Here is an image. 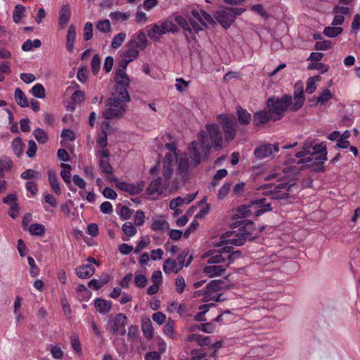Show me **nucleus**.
<instances>
[{
    "instance_id": "obj_28",
    "label": "nucleus",
    "mask_w": 360,
    "mask_h": 360,
    "mask_svg": "<svg viewBox=\"0 0 360 360\" xmlns=\"http://www.w3.org/2000/svg\"><path fill=\"white\" fill-rule=\"evenodd\" d=\"M239 232L245 233L247 238L250 236L255 230L254 224L248 219H243L238 221Z\"/></svg>"
},
{
    "instance_id": "obj_22",
    "label": "nucleus",
    "mask_w": 360,
    "mask_h": 360,
    "mask_svg": "<svg viewBox=\"0 0 360 360\" xmlns=\"http://www.w3.org/2000/svg\"><path fill=\"white\" fill-rule=\"evenodd\" d=\"M129 46H134L137 49L144 50L147 46V39L143 32H139L136 37H132L129 41Z\"/></svg>"
},
{
    "instance_id": "obj_60",
    "label": "nucleus",
    "mask_w": 360,
    "mask_h": 360,
    "mask_svg": "<svg viewBox=\"0 0 360 360\" xmlns=\"http://www.w3.org/2000/svg\"><path fill=\"white\" fill-rule=\"evenodd\" d=\"M99 167L102 169L105 174H112V167L107 159H101L99 162Z\"/></svg>"
},
{
    "instance_id": "obj_45",
    "label": "nucleus",
    "mask_w": 360,
    "mask_h": 360,
    "mask_svg": "<svg viewBox=\"0 0 360 360\" xmlns=\"http://www.w3.org/2000/svg\"><path fill=\"white\" fill-rule=\"evenodd\" d=\"M33 134L37 141L40 143H45L49 139L47 133L41 128H37L34 130Z\"/></svg>"
},
{
    "instance_id": "obj_61",
    "label": "nucleus",
    "mask_w": 360,
    "mask_h": 360,
    "mask_svg": "<svg viewBox=\"0 0 360 360\" xmlns=\"http://www.w3.org/2000/svg\"><path fill=\"white\" fill-rule=\"evenodd\" d=\"M231 186V184L230 182L224 183L218 192V198L221 200L224 199L229 193Z\"/></svg>"
},
{
    "instance_id": "obj_8",
    "label": "nucleus",
    "mask_w": 360,
    "mask_h": 360,
    "mask_svg": "<svg viewBox=\"0 0 360 360\" xmlns=\"http://www.w3.org/2000/svg\"><path fill=\"white\" fill-rule=\"evenodd\" d=\"M177 175L178 178H176L172 184V189L176 190L178 188V181L183 182L184 184L186 181L188 177V170L190 168L191 162L189 160V156L188 153H184L177 157Z\"/></svg>"
},
{
    "instance_id": "obj_48",
    "label": "nucleus",
    "mask_w": 360,
    "mask_h": 360,
    "mask_svg": "<svg viewBox=\"0 0 360 360\" xmlns=\"http://www.w3.org/2000/svg\"><path fill=\"white\" fill-rule=\"evenodd\" d=\"M343 29L340 27H327L323 30V34L328 37H335L340 34Z\"/></svg>"
},
{
    "instance_id": "obj_51",
    "label": "nucleus",
    "mask_w": 360,
    "mask_h": 360,
    "mask_svg": "<svg viewBox=\"0 0 360 360\" xmlns=\"http://www.w3.org/2000/svg\"><path fill=\"white\" fill-rule=\"evenodd\" d=\"M312 148L313 155H319L318 157H327V149L324 143L315 144Z\"/></svg>"
},
{
    "instance_id": "obj_49",
    "label": "nucleus",
    "mask_w": 360,
    "mask_h": 360,
    "mask_svg": "<svg viewBox=\"0 0 360 360\" xmlns=\"http://www.w3.org/2000/svg\"><path fill=\"white\" fill-rule=\"evenodd\" d=\"M110 17L112 20H117V21H126L130 17V13L129 12H112L110 13Z\"/></svg>"
},
{
    "instance_id": "obj_20",
    "label": "nucleus",
    "mask_w": 360,
    "mask_h": 360,
    "mask_svg": "<svg viewBox=\"0 0 360 360\" xmlns=\"http://www.w3.org/2000/svg\"><path fill=\"white\" fill-rule=\"evenodd\" d=\"M188 153L189 159H191V166L193 167L198 166L201 161V155L197 148V143L195 141L190 143L188 146Z\"/></svg>"
},
{
    "instance_id": "obj_34",
    "label": "nucleus",
    "mask_w": 360,
    "mask_h": 360,
    "mask_svg": "<svg viewBox=\"0 0 360 360\" xmlns=\"http://www.w3.org/2000/svg\"><path fill=\"white\" fill-rule=\"evenodd\" d=\"M29 232L32 236H44L45 234V226L38 223L32 224L29 227Z\"/></svg>"
},
{
    "instance_id": "obj_63",
    "label": "nucleus",
    "mask_w": 360,
    "mask_h": 360,
    "mask_svg": "<svg viewBox=\"0 0 360 360\" xmlns=\"http://www.w3.org/2000/svg\"><path fill=\"white\" fill-rule=\"evenodd\" d=\"M84 39L85 41L90 40L93 37V25L90 22H87L84 29Z\"/></svg>"
},
{
    "instance_id": "obj_4",
    "label": "nucleus",
    "mask_w": 360,
    "mask_h": 360,
    "mask_svg": "<svg viewBox=\"0 0 360 360\" xmlns=\"http://www.w3.org/2000/svg\"><path fill=\"white\" fill-rule=\"evenodd\" d=\"M292 103V98L290 94H285L281 97L273 96L269 98L266 101V105L269 111L272 115L273 121L276 122L281 120L285 112L289 110Z\"/></svg>"
},
{
    "instance_id": "obj_39",
    "label": "nucleus",
    "mask_w": 360,
    "mask_h": 360,
    "mask_svg": "<svg viewBox=\"0 0 360 360\" xmlns=\"http://www.w3.org/2000/svg\"><path fill=\"white\" fill-rule=\"evenodd\" d=\"M189 340L198 342L200 346H207L211 343L210 338L208 336H204L199 334H193Z\"/></svg>"
},
{
    "instance_id": "obj_56",
    "label": "nucleus",
    "mask_w": 360,
    "mask_h": 360,
    "mask_svg": "<svg viewBox=\"0 0 360 360\" xmlns=\"http://www.w3.org/2000/svg\"><path fill=\"white\" fill-rule=\"evenodd\" d=\"M150 243V240L147 236H143L141 240L138 243L134 250V253L138 254L145 248H146Z\"/></svg>"
},
{
    "instance_id": "obj_30",
    "label": "nucleus",
    "mask_w": 360,
    "mask_h": 360,
    "mask_svg": "<svg viewBox=\"0 0 360 360\" xmlns=\"http://www.w3.org/2000/svg\"><path fill=\"white\" fill-rule=\"evenodd\" d=\"M49 181L52 191L58 195H61L62 190L58 183L57 175L53 170L49 172Z\"/></svg>"
},
{
    "instance_id": "obj_41",
    "label": "nucleus",
    "mask_w": 360,
    "mask_h": 360,
    "mask_svg": "<svg viewBox=\"0 0 360 360\" xmlns=\"http://www.w3.org/2000/svg\"><path fill=\"white\" fill-rule=\"evenodd\" d=\"M160 23L165 34L167 32L176 33L178 32L177 26L171 20H165Z\"/></svg>"
},
{
    "instance_id": "obj_32",
    "label": "nucleus",
    "mask_w": 360,
    "mask_h": 360,
    "mask_svg": "<svg viewBox=\"0 0 360 360\" xmlns=\"http://www.w3.org/2000/svg\"><path fill=\"white\" fill-rule=\"evenodd\" d=\"M236 112L238 122L240 124L246 125L250 122L251 115L245 109L242 108L240 106H237Z\"/></svg>"
},
{
    "instance_id": "obj_23",
    "label": "nucleus",
    "mask_w": 360,
    "mask_h": 360,
    "mask_svg": "<svg viewBox=\"0 0 360 360\" xmlns=\"http://www.w3.org/2000/svg\"><path fill=\"white\" fill-rule=\"evenodd\" d=\"M94 303L96 311L101 314H108L112 309V303L111 301L96 298L94 300Z\"/></svg>"
},
{
    "instance_id": "obj_12",
    "label": "nucleus",
    "mask_w": 360,
    "mask_h": 360,
    "mask_svg": "<svg viewBox=\"0 0 360 360\" xmlns=\"http://www.w3.org/2000/svg\"><path fill=\"white\" fill-rule=\"evenodd\" d=\"M247 239L245 233L226 231L221 238V243L224 245L240 246L246 242Z\"/></svg>"
},
{
    "instance_id": "obj_57",
    "label": "nucleus",
    "mask_w": 360,
    "mask_h": 360,
    "mask_svg": "<svg viewBox=\"0 0 360 360\" xmlns=\"http://www.w3.org/2000/svg\"><path fill=\"white\" fill-rule=\"evenodd\" d=\"M186 288V282L184 278L178 276L175 279V289L179 294L183 293Z\"/></svg>"
},
{
    "instance_id": "obj_46",
    "label": "nucleus",
    "mask_w": 360,
    "mask_h": 360,
    "mask_svg": "<svg viewBox=\"0 0 360 360\" xmlns=\"http://www.w3.org/2000/svg\"><path fill=\"white\" fill-rule=\"evenodd\" d=\"M11 148L17 156H20L23 151V143L20 138H15L12 141Z\"/></svg>"
},
{
    "instance_id": "obj_27",
    "label": "nucleus",
    "mask_w": 360,
    "mask_h": 360,
    "mask_svg": "<svg viewBox=\"0 0 360 360\" xmlns=\"http://www.w3.org/2000/svg\"><path fill=\"white\" fill-rule=\"evenodd\" d=\"M165 34L162 26L160 24L151 25L150 30L148 32V37L153 41H157L160 39V37Z\"/></svg>"
},
{
    "instance_id": "obj_44",
    "label": "nucleus",
    "mask_w": 360,
    "mask_h": 360,
    "mask_svg": "<svg viewBox=\"0 0 360 360\" xmlns=\"http://www.w3.org/2000/svg\"><path fill=\"white\" fill-rule=\"evenodd\" d=\"M30 92L34 97L38 98H44L46 96L44 87L39 83L34 84L31 89Z\"/></svg>"
},
{
    "instance_id": "obj_3",
    "label": "nucleus",
    "mask_w": 360,
    "mask_h": 360,
    "mask_svg": "<svg viewBox=\"0 0 360 360\" xmlns=\"http://www.w3.org/2000/svg\"><path fill=\"white\" fill-rule=\"evenodd\" d=\"M206 129L207 135L204 131H201L198 134V140L204 149L205 158L212 148L217 150L221 148L222 143V135L217 124H207Z\"/></svg>"
},
{
    "instance_id": "obj_58",
    "label": "nucleus",
    "mask_w": 360,
    "mask_h": 360,
    "mask_svg": "<svg viewBox=\"0 0 360 360\" xmlns=\"http://www.w3.org/2000/svg\"><path fill=\"white\" fill-rule=\"evenodd\" d=\"M333 13L334 14H339L344 16L349 13V8L347 6L338 4L334 6Z\"/></svg>"
},
{
    "instance_id": "obj_36",
    "label": "nucleus",
    "mask_w": 360,
    "mask_h": 360,
    "mask_svg": "<svg viewBox=\"0 0 360 360\" xmlns=\"http://www.w3.org/2000/svg\"><path fill=\"white\" fill-rule=\"evenodd\" d=\"M141 328L144 336L148 340H151L153 337V328L150 319L143 321L141 325Z\"/></svg>"
},
{
    "instance_id": "obj_1",
    "label": "nucleus",
    "mask_w": 360,
    "mask_h": 360,
    "mask_svg": "<svg viewBox=\"0 0 360 360\" xmlns=\"http://www.w3.org/2000/svg\"><path fill=\"white\" fill-rule=\"evenodd\" d=\"M231 246L226 245L219 250L218 252L210 256L207 252V266H205L202 271L210 278L222 276L226 269L231 264L234 259L240 257V251L233 252Z\"/></svg>"
},
{
    "instance_id": "obj_16",
    "label": "nucleus",
    "mask_w": 360,
    "mask_h": 360,
    "mask_svg": "<svg viewBox=\"0 0 360 360\" xmlns=\"http://www.w3.org/2000/svg\"><path fill=\"white\" fill-rule=\"evenodd\" d=\"M176 162L177 158H176L174 154L165 155L163 162L162 180L166 181L168 185L170 184V179L173 173L172 167L174 164H176Z\"/></svg>"
},
{
    "instance_id": "obj_64",
    "label": "nucleus",
    "mask_w": 360,
    "mask_h": 360,
    "mask_svg": "<svg viewBox=\"0 0 360 360\" xmlns=\"http://www.w3.org/2000/svg\"><path fill=\"white\" fill-rule=\"evenodd\" d=\"M11 160L8 157H3L0 159V169L4 172L8 171L12 167Z\"/></svg>"
},
{
    "instance_id": "obj_7",
    "label": "nucleus",
    "mask_w": 360,
    "mask_h": 360,
    "mask_svg": "<svg viewBox=\"0 0 360 360\" xmlns=\"http://www.w3.org/2000/svg\"><path fill=\"white\" fill-rule=\"evenodd\" d=\"M242 8H225L217 11L214 17L217 22L225 29H227L234 22L237 15L245 12Z\"/></svg>"
},
{
    "instance_id": "obj_53",
    "label": "nucleus",
    "mask_w": 360,
    "mask_h": 360,
    "mask_svg": "<svg viewBox=\"0 0 360 360\" xmlns=\"http://www.w3.org/2000/svg\"><path fill=\"white\" fill-rule=\"evenodd\" d=\"M126 39V34L124 32H120L115 35L112 41L111 46L113 49H117L119 48L122 43Z\"/></svg>"
},
{
    "instance_id": "obj_5",
    "label": "nucleus",
    "mask_w": 360,
    "mask_h": 360,
    "mask_svg": "<svg viewBox=\"0 0 360 360\" xmlns=\"http://www.w3.org/2000/svg\"><path fill=\"white\" fill-rule=\"evenodd\" d=\"M129 99H125L117 95V94H112V96L107 101L106 108L103 111V116L106 120L122 116L125 112V103L129 102Z\"/></svg>"
},
{
    "instance_id": "obj_50",
    "label": "nucleus",
    "mask_w": 360,
    "mask_h": 360,
    "mask_svg": "<svg viewBox=\"0 0 360 360\" xmlns=\"http://www.w3.org/2000/svg\"><path fill=\"white\" fill-rule=\"evenodd\" d=\"M122 231L128 237H132L137 233L136 228L129 221L125 222L122 225Z\"/></svg>"
},
{
    "instance_id": "obj_15",
    "label": "nucleus",
    "mask_w": 360,
    "mask_h": 360,
    "mask_svg": "<svg viewBox=\"0 0 360 360\" xmlns=\"http://www.w3.org/2000/svg\"><path fill=\"white\" fill-rule=\"evenodd\" d=\"M127 317L123 313L117 314L112 320V323L110 332L112 334H119L124 335L126 333L125 326Z\"/></svg>"
},
{
    "instance_id": "obj_59",
    "label": "nucleus",
    "mask_w": 360,
    "mask_h": 360,
    "mask_svg": "<svg viewBox=\"0 0 360 360\" xmlns=\"http://www.w3.org/2000/svg\"><path fill=\"white\" fill-rule=\"evenodd\" d=\"M332 43L330 40L317 41L315 44L314 49L316 51H326L331 48Z\"/></svg>"
},
{
    "instance_id": "obj_13",
    "label": "nucleus",
    "mask_w": 360,
    "mask_h": 360,
    "mask_svg": "<svg viewBox=\"0 0 360 360\" xmlns=\"http://www.w3.org/2000/svg\"><path fill=\"white\" fill-rule=\"evenodd\" d=\"M304 101L303 83L301 82H296L294 86V98L290 106V111L296 112L299 110L303 106Z\"/></svg>"
},
{
    "instance_id": "obj_25",
    "label": "nucleus",
    "mask_w": 360,
    "mask_h": 360,
    "mask_svg": "<svg viewBox=\"0 0 360 360\" xmlns=\"http://www.w3.org/2000/svg\"><path fill=\"white\" fill-rule=\"evenodd\" d=\"M76 274L79 278H89L95 273V268L91 264L82 265L76 268Z\"/></svg>"
},
{
    "instance_id": "obj_37",
    "label": "nucleus",
    "mask_w": 360,
    "mask_h": 360,
    "mask_svg": "<svg viewBox=\"0 0 360 360\" xmlns=\"http://www.w3.org/2000/svg\"><path fill=\"white\" fill-rule=\"evenodd\" d=\"M139 55V50L134 46H129V43H128L127 49L123 53L124 58L131 62L134 59L137 58Z\"/></svg>"
},
{
    "instance_id": "obj_19",
    "label": "nucleus",
    "mask_w": 360,
    "mask_h": 360,
    "mask_svg": "<svg viewBox=\"0 0 360 360\" xmlns=\"http://www.w3.org/2000/svg\"><path fill=\"white\" fill-rule=\"evenodd\" d=\"M270 120H273V117L269 110H259L255 112L253 115V124L255 126L264 124Z\"/></svg>"
},
{
    "instance_id": "obj_18",
    "label": "nucleus",
    "mask_w": 360,
    "mask_h": 360,
    "mask_svg": "<svg viewBox=\"0 0 360 360\" xmlns=\"http://www.w3.org/2000/svg\"><path fill=\"white\" fill-rule=\"evenodd\" d=\"M117 187L131 195H137L143 190L145 187V182L144 181H140L136 184H130L125 181H121L117 184Z\"/></svg>"
},
{
    "instance_id": "obj_52",
    "label": "nucleus",
    "mask_w": 360,
    "mask_h": 360,
    "mask_svg": "<svg viewBox=\"0 0 360 360\" xmlns=\"http://www.w3.org/2000/svg\"><path fill=\"white\" fill-rule=\"evenodd\" d=\"M320 80V77L316 76L314 77H309L307 82L306 92L309 94H311L314 92L316 89V82Z\"/></svg>"
},
{
    "instance_id": "obj_43",
    "label": "nucleus",
    "mask_w": 360,
    "mask_h": 360,
    "mask_svg": "<svg viewBox=\"0 0 360 360\" xmlns=\"http://www.w3.org/2000/svg\"><path fill=\"white\" fill-rule=\"evenodd\" d=\"M41 45V42L39 39H31L26 40L22 45V50L24 51H30L33 48H39Z\"/></svg>"
},
{
    "instance_id": "obj_33",
    "label": "nucleus",
    "mask_w": 360,
    "mask_h": 360,
    "mask_svg": "<svg viewBox=\"0 0 360 360\" xmlns=\"http://www.w3.org/2000/svg\"><path fill=\"white\" fill-rule=\"evenodd\" d=\"M14 97L16 103L18 105L22 108H26L29 106L28 100L25 93L19 88L15 90Z\"/></svg>"
},
{
    "instance_id": "obj_55",
    "label": "nucleus",
    "mask_w": 360,
    "mask_h": 360,
    "mask_svg": "<svg viewBox=\"0 0 360 360\" xmlns=\"http://www.w3.org/2000/svg\"><path fill=\"white\" fill-rule=\"evenodd\" d=\"M332 98V94L328 89H325L321 94L317 98V103L324 105L328 101Z\"/></svg>"
},
{
    "instance_id": "obj_2",
    "label": "nucleus",
    "mask_w": 360,
    "mask_h": 360,
    "mask_svg": "<svg viewBox=\"0 0 360 360\" xmlns=\"http://www.w3.org/2000/svg\"><path fill=\"white\" fill-rule=\"evenodd\" d=\"M175 22L186 32L189 34L198 33L207 27L208 23H212V16L204 10L197 8L191 10L188 21L181 15H176Z\"/></svg>"
},
{
    "instance_id": "obj_6",
    "label": "nucleus",
    "mask_w": 360,
    "mask_h": 360,
    "mask_svg": "<svg viewBox=\"0 0 360 360\" xmlns=\"http://www.w3.org/2000/svg\"><path fill=\"white\" fill-rule=\"evenodd\" d=\"M224 281L221 279L212 280L203 289L202 301L207 302L210 301L223 302L226 299L219 293L223 288Z\"/></svg>"
},
{
    "instance_id": "obj_54",
    "label": "nucleus",
    "mask_w": 360,
    "mask_h": 360,
    "mask_svg": "<svg viewBox=\"0 0 360 360\" xmlns=\"http://www.w3.org/2000/svg\"><path fill=\"white\" fill-rule=\"evenodd\" d=\"M101 67V59L98 54H94L91 61L92 73L96 75L99 72Z\"/></svg>"
},
{
    "instance_id": "obj_10",
    "label": "nucleus",
    "mask_w": 360,
    "mask_h": 360,
    "mask_svg": "<svg viewBox=\"0 0 360 360\" xmlns=\"http://www.w3.org/2000/svg\"><path fill=\"white\" fill-rule=\"evenodd\" d=\"M293 185H288L286 182H281L274 186L266 184L264 186L265 189L264 192L265 195H271L272 199H285L288 197V192Z\"/></svg>"
},
{
    "instance_id": "obj_14",
    "label": "nucleus",
    "mask_w": 360,
    "mask_h": 360,
    "mask_svg": "<svg viewBox=\"0 0 360 360\" xmlns=\"http://www.w3.org/2000/svg\"><path fill=\"white\" fill-rule=\"evenodd\" d=\"M169 187L166 181L162 180V177H158L157 179L150 181L148 187L146 188V193L149 195H161Z\"/></svg>"
},
{
    "instance_id": "obj_47",
    "label": "nucleus",
    "mask_w": 360,
    "mask_h": 360,
    "mask_svg": "<svg viewBox=\"0 0 360 360\" xmlns=\"http://www.w3.org/2000/svg\"><path fill=\"white\" fill-rule=\"evenodd\" d=\"M96 27L98 30L103 33H109L111 32V25L109 20L105 19L98 21Z\"/></svg>"
},
{
    "instance_id": "obj_17",
    "label": "nucleus",
    "mask_w": 360,
    "mask_h": 360,
    "mask_svg": "<svg viewBox=\"0 0 360 360\" xmlns=\"http://www.w3.org/2000/svg\"><path fill=\"white\" fill-rule=\"evenodd\" d=\"M278 150V143L274 144L266 143L257 148L254 151V154L257 158L264 159L270 157L274 152L277 153Z\"/></svg>"
},
{
    "instance_id": "obj_62",
    "label": "nucleus",
    "mask_w": 360,
    "mask_h": 360,
    "mask_svg": "<svg viewBox=\"0 0 360 360\" xmlns=\"http://www.w3.org/2000/svg\"><path fill=\"white\" fill-rule=\"evenodd\" d=\"M27 262L30 267V276L32 277L37 276L39 273V269L36 265L34 259L32 257H28Z\"/></svg>"
},
{
    "instance_id": "obj_31",
    "label": "nucleus",
    "mask_w": 360,
    "mask_h": 360,
    "mask_svg": "<svg viewBox=\"0 0 360 360\" xmlns=\"http://www.w3.org/2000/svg\"><path fill=\"white\" fill-rule=\"evenodd\" d=\"M60 167L63 168V170L60 172V175L64 180V181L69 185V188L71 191H75V189H73L70 185L71 184V170L72 167L69 164L66 163H62L60 165Z\"/></svg>"
},
{
    "instance_id": "obj_9",
    "label": "nucleus",
    "mask_w": 360,
    "mask_h": 360,
    "mask_svg": "<svg viewBox=\"0 0 360 360\" xmlns=\"http://www.w3.org/2000/svg\"><path fill=\"white\" fill-rule=\"evenodd\" d=\"M218 120L221 124L225 140L228 142L233 141L236 137L237 131L235 116L228 117L226 115L221 114L218 116Z\"/></svg>"
},
{
    "instance_id": "obj_35",
    "label": "nucleus",
    "mask_w": 360,
    "mask_h": 360,
    "mask_svg": "<svg viewBox=\"0 0 360 360\" xmlns=\"http://www.w3.org/2000/svg\"><path fill=\"white\" fill-rule=\"evenodd\" d=\"M188 255V250L184 249L181 251V252L179 254V255L177 257V262L179 264V266H181V269L183 268L184 266H188L191 264V262L193 259V256L191 255L188 257V258L186 262V257H187Z\"/></svg>"
},
{
    "instance_id": "obj_26",
    "label": "nucleus",
    "mask_w": 360,
    "mask_h": 360,
    "mask_svg": "<svg viewBox=\"0 0 360 360\" xmlns=\"http://www.w3.org/2000/svg\"><path fill=\"white\" fill-rule=\"evenodd\" d=\"M76 27L72 24L69 26L66 35V48L70 53H72L74 50V44L76 40Z\"/></svg>"
},
{
    "instance_id": "obj_21",
    "label": "nucleus",
    "mask_w": 360,
    "mask_h": 360,
    "mask_svg": "<svg viewBox=\"0 0 360 360\" xmlns=\"http://www.w3.org/2000/svg\"><path fill=\"white\" fill-rule=\"evenodd\" d=\"M71 17V10L68 4L63 5L59 11L58 26L60 29H64Z\"/></svg>"
},
{
    "instance_id": "obj_29",
    "label": "nucleus",
    "mask_w": 360,
    "mask_h": 360,
    "mask_svg": "<svg viewBox=\"0 0 360 360\" xmlns=\"http://www.w3.org/2000/svg\"><path fill=\"white\" fill-rule=\"evenodd\" d=\"M181 269V266L174 259H167L163 264V271L165 274H169L171 272L178 273Z\"/></svg>"
},
{
    "instance_id": "obj_40",
    "label": "nucleus",
    "mask_w": 360,
    "mask_h": 360,
    "mask_svg": "<svg viewBox=\"0 0 360 360\" xmlns=\"http://www.w3.org/2000/svg\"><path fill=\"white\" fill-rule=\"evenodd\" d=\"M25 11V7L21 4H18L15 6L13 14V20L15 23H19L22 17L24 16Z\"/></svg>"
},
{
    "instance_id": "obj_38",
    "label": "nucleus",
    "mask_w": 360,
    "mask_h": 360,
    "mask_svg": "<svg viewBox=\"0 0 360 360\" xmlns=\"http://www.w3.org/2000/svg\"><path fill=\"white\" fill-rule=\"evenodd\" d=\"M327 157H316L310 165V167L316 172H320L324 171V162Z\"/></svg>"
},
{
    "instance_id": "obj_42",
    "label": "nucleus",
    "mask_w": 360,
    "mask_h": 360,
    "mask_svg": "<svg viewBox=\"0 0 360 360\" xmlns=\"http://www.w3.org/2000/svg\"><path fill=\"white\" fill-rule=\"evenodd\" d=\"M169 227V223L164 219H156L151 224V229L154 231L167 230Z\"/></svg>"
},
{
    "instance_id": "obj_24",
    "label": "nucleus",
    "mask_w": 360,
    "mask_h": 360,
    "mask_svg": "<svg viewBox=\"0 0 360 360\" xmlns=\"http://www.w3.org/2000/svg\"><path fill=\"white\" fill-rule=\"evenodd\" d=\"M264 198L252 200L249 205L240 207L238 211L244 217H250L255 214L252 210L255 208V205L264 204Z\"/></svg>"
},
{
    "instance_id": "obj_11",
    "label": "nucleus",
    "mask_w": 360,
    "mask_h": 360,
    "mask_svg": "<svg viewBox=\"0 0 360 360\" xmlns=\"http://www.w3.org/2000/svg\"><path fill=\"white\" fill-rule=\"evenodd\" d=\"M116 82L115 91L113 94H117L123 98L129 99V95L127 87L129 86V79L123 69H118L115 76Z\"/></svg>"
}]
</instances>
